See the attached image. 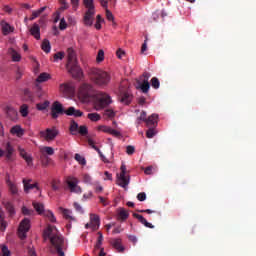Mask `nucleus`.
<instances>
[{"label":"nucleus","mask_w":256,"mask_h":256,"mask_svg":"<svg viewBox=\"0 0 256 256\" xmlns=\"http://www.w3.org/2000/svg\"><path fill=\"white\" fill-rule=\"evenodd\" d=\"M44 239H49L51 245L56 248L59 256H65V252H63L65 249V240L55 226H48L44 231Z\"/></svg>","instance_id":"nucleus-1"},{"label":"nucleus","mask_w":256,"mask_h":256,"mask_svg":"<svg viewBox=\"0 0 256 256\" xmlns=\"http://www.w3.org/2000/svg\"><path fill=\"white\" fill-rule=\"evenodd\" d=\"M89 78L98 87H107L111 83V75L107 71L98 68L90 69Z\"/></svg>","instance_id":"nucleus-2"},{"label":"nucleus","mask_w":256,"mask_h":256,"mask_svg":"<svg viewBox=\"0 0 256 256\" xmlns=\"http://www.w3.org/2000/svg\"><path fill=\"white\" fill-rule=\"evenodd\" d=\"M149 79H151V73L144 72L143 75L136 80V89H141L142 93H149V89H151Z\"/></svg>","instance_id":"nucleus-3"},{"label":"nucleus","mask_w":256,"mask_h":256,"mask_svg":"<svg viewBox=\"0 0 256 256\" xmlns=\"http://www.w3.org/2000/svg\"><path fill=\"white\" fill-rule=\"evenodd\" d=\"M83 5L87 9L83 18L84 25L86 27H91L93 25V21L95 17V4H89L87 2H83Z\"/></svg>","instance_id":"nucleus-4"},{"label":"nucleus","mask_w":256,"mask_h":256,"mask_svg":"<svg viewBox=\"0 0 256 256\" xmlns=\"http://www.w3.org/2000/svg\"><path fill=\"white\" fill-rule=\"evenodd\" d=\"M91 95H93V85L84 83L80 86L78 91V97L82 100L83 103H87L89 99H91Z\"/></svg>","instance_id":"nucleus-5"},{"label":"nucleus","mask_w":256,"mask_h":256,"mask_svg":"<svg viewBox=\"0 0 256 256\" xmlns=\"http://www.w3.org/2000/svg\"><path fill=\"white\" fill-rule=\"evenodd\" d=\"M120 92V101L125 105H129L131 100L133 99V95H131V91L129 90V86L127 85V81L121 83L119 87Z\"/></svg>","instance_id":"nucleus-6"},{"label":"nucleus","mask_w":256,"mask_h":256,"mask_svg":"<svg viewBox=\"0 0 256 256\" xmlns=\"http://www.w3.org/2000/svg\"><path fill=\"white\" fill-rule=\"evenodd\" d=\"M120 174H117V185L119 187H122L123 189H126L129 185L130 177L127 175V166L125 164H122L120 167Z\"/></svg>","instance_id":"nucleus-7"},{"label":"nucleus","mask_w":256,"mask_h":256,"mask_svg":"<svg viewBox=\"0 0 256 256\" xmlns=\"http://www.w3.org/2000/svg\"><path fill=\"white\" fill-rule=\"evenodd\" d=\"M33 207L35 211L38 212V215H44L47 217L51 223H56L57 219L55 218V214L51 212V210L45 211V206L39 202H33Z\"/></svg>","instance_id":"nucleus-8"},{"label":"nucleus","mask_w":256,"mask_h":256,"mask_svg":"<svg viewBox=\"0 0 256 256\" xmlns=\"http://www.w3.org/2000/svg\"><path fill=\"white\" fill-rule=\"evenodd\" d=\"M66 184L70 193H76L77 195H81L83 193V189L79 186V179L73 176H68L66 178Z\"/></svg>","instance_id":"nucleus-9"},{"label":"nucleus","mask_w":256,"mask_h":256,"mask_svg":"<svg viewBox=\"0 0 256 256\" xmlns=\"http://www.w3.org/2000/svg\"><path fill=\"white\" fill-rule=\"evenodd\" d=\"M31 229V220L29 218H24L19 225L18 228V236L23 241V239H27V233Z\"/></svg>","instance_id":"nucleus-10"},{"label":"nucleus","mask_w":256,"mask_h":256,"mask_svg":"<svg viewBox=\"0 0 256 256\" xmlns=\"http://www.w3.org/2000/svg\"><path fill=\"white\" fill-rule=\"evenodd\" d=\"M66 68L68 73L74 77V79H81V75H83V70L79 67V64L76 62H70L66 64Z\"/></svg>","instance_id":"nucleus-11"},{"label":"nucleus","mask_w":256,"mask_h":256,"mask_svg":"<svg viewBox=\"0 0 256 256\" xmlns=\"http://www.w3.org/2000/svg\"><path fill=\"white\" fill-rule=\"evenodd\" d=\"M109 105H111V96L108 94H101L95 105L96 111H101V109H105V107H109Z\"/></svg>","instance_id":"nucleus-12"},{"label":"nucleus","mask_w":256,"mask_h":256,"mask_svg":"<svg viewBox=\"0 0 256 256\" xmlns=\"http://www.w3.org/2000/svg\"><path fill=\"white\" fill-rule=\"evenodd\" d=\"M13 153H15V149L9 142L5 146V151L3 149H0V157H3V155H5L6 160L9 163H13V161H15V157L13 156Z\"/></svg>","instance_id":"nucleus-13"},{"label":"nucleus","mask_w":256,"mask_h":256,"mask_svg":"<svg viewBox=\"0 0 256 256\" xmlns=\"http://www.w3.org/2000/svg\"><path fill=\"white\" fill-rule=\"evenodd\" d=\"M59 135V130L57 128H47L45 131L40 132V136L45 139V141H54V139Z\"/></svg>","instance_id":"nucleus-14"},{"label":"nucleus","mask_w":256,"mask_h":256,"mask_svg":"<svg viewBox=\"0 0 256 256\" xmlns=\"http://www.w3.org/2000/svg\"><path fill=\"white\" fill-rule=\"evenodd\" d=\"M66 110L63 109V104L60 103L59 101H55L52 104V108H51V116L52 119H57L59 117V115H63V113H65Z\"/></svg>","instance_id":"nucleus-15"},{"label":"nucleus","mask_w":256,"mask_h":256,"mask_svg":"<svg viewBox=\"0 0 256 256\" xmlns=\"http://www.w3.org/2000/svg\"><path fill=\"white\" fill-rule=\"evenodd\" d=\"M60 91L63 92V95H65V97H71V95L75 93V88L70 83L61 84Z\"/></svg>","instance_id":"nucleus-16"},{"label":"nucleus","mask_w":256,"mask_h":256,"mask_svg":"<svg viewBox=\"0 0 256 256\" xmlns=\"http://www.w3.org/2000/svg\"><path fill=\"white\" fill-rule=\"evenodd\" d=\"M18 151L20 153V157H22V159H24V161H26L28 167H32L33 165V157L31 156V154L27 153V151H25V149L19 147Z\"/></svg>","instance_id":"nucleus-17"},{"label":"nucleus","mask_w":256,"mask_h":256,"mask_svg":"<svg viewBox=\"0 0 256 256\" xmlns=\"http://www.w3.org/2000/svg\"><path fill=\"white\" fill-rule=\"evenodd\" d=\"M0 27L2 29L3 35L7 36L9 33H13L15 31V27L11 26L7 21L2 20L0 22Z\"/></svg>","instance_id":"nucleus-18"},{"label":"nucleus","mask_w":256,"mask_h":256,"mask_svg":"<svg viewBox=\"0 0 256 256\" xmlns=\"http://www.w3.org/2000/svg\"><path fill=\"white\" fill-rule=\"evenodd\" d=\"M90 223L91 229H93V231H97L101 225V218H99V215L97 214H90Z\"/></svg>","instance_id":"nucleus-19"},{"label":"nucleus","mask_w":256,"mask_h":256,"mask_svg":"<svg viewBox=\"0 0 256 256\" xmlns=\"http://www.w3.org/2000/svg\"><path fill=\"white\" fill-rule=\"evenodd\" d=\"M30 35H32V37L36 38L37 41H39V39H41V27H39V24L34 23L32 25V27L30 28Z\"/></svg>","instance_id":"nucleus-20"},{"label":"nucleus","mask_w":256,"mask_h":256,"mask_svg":"<svg viewBox=\"0 0 256 256\" xmlns=\"http://www.w3.org/2000/svg\"><path fill=\"white\" fill-rule=\"evenodd\" d=\"M159 119V115L157 114H152L151 116H149L148 118H146V121L144 123H146V126L148 128L150 127H157V121Z\"/></svg>","instance_id":"nucleus-21"},{"label":"nucleus","mask_w":256,"mask_h":256,"mask_svg":"<svg viewBox=\"0 0 256 256\" xmlns=\"http://www.w3.org/2000/svg\"><path fill=\"white\" fill-rule=\"evenodd\" d=\"M133 217L135 219H138L142 223V225H145L148 229H155V226L147 221L141 214L134 213Z\"/></svg>","instance_id":"nucleus-22"},{"label":"nucleus","mask_w":256,"mask_h":256,"mask_svg":"<svg viewBox=\"0 0 256 256\" xmlns=\"http://www.w3.org/2000/svg\"><path fill=\"white\" fill-rule=\"evenodd\" d=\"M65 115L73 116V117H83V112L81 110L75 109V107H69L65 111Z\"/></svg>","instance_id":"nucleus-23"},{"label":"nucleus","mask_w":256,"mask_h":256,"mask_svg":"<svg viewBox=\"0 0 256 256\" xmlns=\"http://www.w3.org/2000/svg\"><path fill=\"white\" fill-rule=\"evenodd\" d=\"M110 243L114 249H117V251H119V253L125 250V248H123V245L121 244L120 238H114L110 241Z\"/></svg>","instance_id":"nucleus-24"},{"label":"nucleus","mask_w":256,"mask_h":256,"mask_svg":"<svg viewBox=\"0 0 256 256\" xmlns=\"http://www.w3.org/2000/svg\"><path fill=\"white\" fill-rule=\"evenodd\" d=\"M31 180H23V184H24V191L25 193H28V191H31L32 189H37V191H39V185L37 183L35 184H30Z\"/></svg>","instance_id":"nucleus-25"},{"label":"nucleus","mask_w":256,"mask_h":256,"mask_svg":"<svg viewBox=\"0 0 256 256\" xmlns=\"http://www.w3.org/2000/svg\"><path fill=\"white\" fill-rule=\"evenodd\" d=\"M82 181L86 185H99V181L93 182V178L91 177V175H89L87 173L82 174Z\"/></svg>","instance_id":"nucleus-26"},{"label":"nucleus","mask_w":256,"mask_h":256,"mask_svg":"<svg viewBox=\"0 0 256 256\" xmlns=\"http://www.w3.org/2000/svg\"><path fill=\"white\" fill-rule=\"evenodd\" d=\"M10 133L12 135H16L17 137H23L25 131L23 130V128H21V126L16 125L11 128Z\"/></svg>","instance_id":"nucleus-27"},{"label":"nucleus","mask_w":256,"mask_h":256,"mask_svg":"<svg viewBox=\"0 0 256 256\" xmlns=\"http://www.w3.org/2000/svg\"><path fill=\"white\" fill-rule=\"evenodd\" d=\"M100 4L103 7V9H105L106 11V18L108 19V21H113L115 18L113 17V13H111V11L109 9H107V1L105 0H100Z\"/></svg>","instance_id":"nucleus-28"},{"label":"nucleus","mask_w":256,"mask_h":256,"mask_svg":"<svg viewBox=\"0 0 256 256\" xmlns=\"http://www.w3.org/2000/svg\"><path fill=\"white\" fill-rule=\"evenodd\" d=\"M23 95L25 101H28L29 103H33L35 101V96L33 95V92L29 90V88L24 89Z\"/></svg>","instance_id":"nucleus-29"},{"label":"nucleus","mask_w":256,"mask_h":256,"mask_svg":"<svg viewBox=\"0 0 256 256\" xmlns=\"http://www.w3.org/2000/svg\"><path fill=\"white\" fill-rule=\"evenodd\" d=\"M60 211H62L64 219H68L69 221H75V217H73V212L71 210L60 207Z\"/></svg>","instance_id":"nucleus-30"},{"label":"nucleus","mask_w":256,"mask_h":256,"mask_svg":"<svg viewBox=\"0 0 256 256\" xmlns=\"http://www.w3.org/2000/svg\"><path fill=\"white\" fill-rule=\"evenodd\" d=\"M40 161L43 167H49L53 163V159L45 154L40 155Z\"/></svg>","instance_id":"nucleus-31"},{"label":"nucleus","mask_w":256,"mask_h":256,"mask_svg":"<svg viewBox=\"0 0 256 256\" xmlns=\"http://www.w3.org/2000/svg\"><path fill=\"white\" fill-rule=\"evenodd\" d=\"M8 53L11 55L12 61H14L15 63L21 61V54H19V52H17L15 49L10 48L8 50Z\"/></svg>","instance_id":"nucleus-32"},{"label":"nucleus","mask_w":256,"mask_h":256,"mask_svg":"<svg viewBox=\"0 0 256 256\" xmlns=\"http://www.w3.org/2000/svg\"><path fill=\"white\" fill-rule=\"evenodd\" d=\"M68 62L67 63H75L77 62V56L75 54V50L73 48H68Z\"/></svg>","instance_id":"nucleus-33"},{"label":"nucleus","mask_w":256,"mask_h":256,"mask_svg":"<svg viewBox=\"0 0 256 256\" xmlns=\"http://www.w3.org/2000/svg\"><path fill=\"white\" fill-rule=\"evenodd\" d=\"M40 152L42 155H55V149H53V147L51 146H44L43 148L40 149Z\"/></svg>","instance_id":"nucleus-34"},{"label":"nucleus","mask_w":256,"mask_h":256,"mask_svg":"<svg viewBox=\"0 0 256 256\" xmlns=\"http://www.w3.org/2000/svg\"><path fill=\"white\" fill-rule=\"evenodd\" d=\"M6 184L9 187V190L11 191L12 195H17V193H18L17 185H15L13 182H11V180H9V178L6 179Z\"/></svg>","instance_id":"nucleus-35"},{"label":"nucleus","mask_w":256,"mask_h":256,"mask_svg":"<svg viewBox=\"0 0 256 256\" xmlns=\"http://www.w3.org/2000/svg\"><path fill=\"white\" fill-rule=\"evenodd\" d=\"M118 219L120 221H126V219H129V212H127V210L121 208L118 213Z\"/></svg>","instance_id":"nucleus-36"},{"label":"nucleus","mask_w":256,"mask_h":256,"mask_svg":"<svg viewBox=\"0 0 256 256\" xmlns=\"http://www.w3.org/2000/svg\"><path fill=\"white\" fill-rule=\"evenodd\" d=\"M41 48L44 53H51V43L49 42V40H43Z\"/></svg>","instance_id":"nucleus-37"},{"label":"nucleus","mask_w":256,"mask_h":256,"mask_svg":"<svg viewBox=\"0 0 256 256\" xmlns=\"http://www.w3.org/2000/svg\"><path fill=\"white\" fill-rule=\"evenodd\" d=\"M78 131H79V124H77V122H75V120H72L70 123L71 135H77Z\"/></svg>","instance_id":"nucleus-38"},{"label":"nucleus","mask_w":256,"mask_h":256,"mask_svg":"<svg viewBox=\"0 0 256 256\" xmlns=\"http://www.w3.org/2000/svg\"><path fill=\"white\" fill-rule=\"evenodd\" d=\"M45 9H47L46 6L40 8L38 10L33 11L31 17L29 18V20L30 21H34V19H37V17H39V15H41V13H43L45 11Z\"/></svg>","instance_id":"nucleus-39"},{"label":"nucleus","mask_w":256,"mask_h":256,"mask_svg":"<svg viewBox=\"0 0 256 256\" xmlns=\"http://www.w3.org/2000/svg\"><path fill=\"white\" fill-rule=\"evenodd\" d=\"M88 119H90V121L93 122H97V121H101V115H99L98 113L94 112V113H89L87 115Z\"/></svg>","instance_id":"nucleus-40"},{"label":"nucleus","mask_w":256,"mask_h":256,"mask_svg":"<svg viewBox=\"0 0 256 256\" xmlns=\"http://www.w3.org/2000/svg\"><path fill=\"white\" fill-rule=\"evenodd\" d=\"M49 105H51V103L48 100H46L43 103H38L36 105V108L38 109V111H45V109H47Z\"/></svg>","instance_id":"nucleus-41"},{"label":"nucleus","mask_w":256,"mask_h":256,"mask_svg":"<svg viewBox=\"0 0 256 256\" xmlns=\"http://www.w3.org/2000/svg\"><path fill=\"white\" fill-rule=\"evenodd\" d=\"M49 79V74L47 73H41L37 79H36V83H45V81H47Z\"/></svg>","instance_id":"nucleus-42"},{"label":"nucleus","mask_w":256,"mask_h":256,"mask_svg":"<svg viewBox=\"0 0 256 256\" xmlns=\"http://www.w3.org/2000/svg\"><path fill=\"white\" fill-rule=\"evenodd\" d=\"M65 58V52H57L53 55L54 63H57V61H63Z\"/></svg>","instance_id":"nucleus-43"},{"label":"nucleus","mask_w":256,"mask_h":256,"mask_svg":"<svg viewBox=\"0 0 256 256\" xmlns=\"http://www.w3.org/2000/svg\"><path fill=\"white\" fill-rule=\"evenodd\" d=\"M98 235L99 237L95 245V251L101 249V245H103V233L98 232Z\"/></svg>","instance_id":"nucleus-44"},{"label":"nucleus","mask_w":256,"mask_h":256,"mask_svg":"<svg viewBox=\"0 0 256 256\" xmlns=\"http://www.w3.org/2000/svg\"><path fill=\"white\" fill-rule=\"evenodd\" d=\"M5 207L10 215V217H13V215H15V208L13 207V204H11V202H7L5 204Z\"/></svg>","instance_id":"nucleus-45"},{"label":"nucleus","mask_w":256,"mask_h":256,"mask_svg":"<svg viewBox=\"0 0 256 256\" xmlns=\"http://www.w3.org/2000/svg\"><path fill=\"white\" fill-rule=\"evenodd\" d=\"M20 113L22 117H27L29 115V106H27V104H23L20 107Z\"/></svg>","instance_id":"nucleus-46"},{"label":"nucleus","mask_w":256,"mask_h":256,"mask_svg":"<svg viewBox=\"0 0 256 256\" xmlns=\"http://www.w3.org/2000/svg\"><path fill=\"white\" fill-rule=\"evenodd\" d=\"M154 135H157V131L154 127H150L146 132L147 139H153Z\"/></svg>","instance_id":"nucleus-47"},{"label":"nucleus","mask_w":256,"mask_h":256,"mask_svg":"<svg viewBox=\"0 0 256 256\" xmlns=\"http://www.w3.org/2000/svg\"><path fill=\"white\" fill-rule=\"evenodd\" d=\"M7 229V223L3 219V211L0 210V230L5 231Z\"/></svg>","instance_id":"nucleus-48"},{"label":"nucleus","mask_w":256,"mask_h":256,"mask_svg":"<svg viewBox=\"0 0 256 256\" xmlns=\"http://www.w3.org/2000/svg\"><path fill=\"white\" fill-rule=\"evenodd\" d=\"M74 159L78 161L80 165H87V160H85V157L81 156L80 154H75Z\"/></svg>","instance_id":"nucleus-49"},{"label":"nucleus","mask_w":256,"mask_h":256,"mask_svg":"<svg viewBox=\"0 0 256 256\" xmlns=\"http://www.w3.org/2000/svg\"><path fill=\"white\" fill-rule=\"evenodd\" d=\"M151 85H152L153 89H159V87L161 86V83L159 82V78L153 77L151 79Z\"/></svg>","instance_id":"nucleus-50"},{"label":"nucleus","mask_w":256,"mask_h":256,"mask_svg":"<svg viewBox=\"0 0 256 256\" xmlns=\"http://www.w3.org/2000/svg\"><path fill=\"white\" fill-rule=\"evenodd\" d=\"M104 59H105V52L103 50H99L96 57L97 63H101V61H103Z\"/></svg>","instance_id":"nucleus-51"},{"label":"nucleus","mask_w":256,"mask_h":256,"mask_svg":"<svg viewBox=\"0 0 256 256\" xmlns=\"http://www.w3.org/2000/svg\"><path fill=\"white\" fill-rule=\"evenodd\" d=\"M22 213L23 215H28V216L35 215V211H33L32 209H28L25 206L22 207Z\"/></svg>","instance_id":"nucleus-52"},{"label":"nucleus","mask_w":256,"mask_h":256,"mask_svg":"<svg viewBox=\"0 0 256 256\" xmlns=\"http://www.w3.org/2000/svg\"><path fill=\"white\" fill-rule=\"evenodd\" d=\"M111 127L109 126H105V125H102V126H98V131H102L103 133H111Z\"/></svg>","instance_id":"nucleus-53"},{"label":"nucleus","mask_w":256,"mask_h":256,"mask_svg":"<svg viewBox=\"0 0 256 256\" xmlns=\"http://www.w3.org/2000/svg\"><path fill=\"white\" fill-rule=\"evenodd\" d=\"M146 120H147V112L142 111L140 113V116L137 118L138 124L141 123V121H144L145 123Z\"/></svg>","instance_id":"nucleus-54"},{"label":"nucleus","mask_w":256,"mask_h":256,"mask_svg":"<svg viewBox=\"0 0 256 256\" xmlns=\"http://www.w3.org/2000/svg\"><path fill=\"white\" fill-rule=\"evenodd\" d=\"M78 132L85 137V135H87L89 133V131L87 130V126H80L78 128Z\"/></svg>","instance_id":"nucleus-55"},{"label":"nucleus","mask_w":256,"mask_h":256,"mask_svg":"<svg viewBox=\"0 0 256 256\" xmlns=\"http://www.w3.org/2000/svg\"><path fill=\"white\" fill-rule=\"evenodd\" d=\"M104 115L109 119H113V117H115V112L111 109H107L105 110Z\"/></svg>","instance_id":"nucleus-56"},{"label":"nucleus","mask_w":256,"mask_h":256,"mask_svg":"<svg viewBox=\"0 0 256 256\" xmlns=\"http://www.w3.org/2000/svg\"><path fill=\"white\" fill-rule=\"evenodd\" d=\"M59 29L61 31H65V29H67V22L65 21V18L60 20Z\"/></svg>","instance_id":"nucleus-57"},{"label":"nucleus","mask_w":256,"mask_h":256,"mask_svg":"<svg viewBox=\"0 0 256 256\" xmlns=\"http://www.w3.org/2000/svg\"><path fill=\"white\" fill-rule=\"evenodd\" d=\"M60 182L57 181H52L51 187L53 189V191H59V189H61V186L59 185Z\"/></svg>","instance_id":"nucleus-58"},{"label":"nucleus","mask_w":256,"mask_h":256,"mask_svg":"<svg viewBox=\"0 0 256 256\" xmlns=\"http://www.w3.org/2000/svg\"><path fill=\"white\" fill-rule=\"evenodd\" d=\"M137 199L138 201H145V199H147V194H145V192H140L137 195Z\"/></svg>","instance_id":"nucleus-59"},{"label":"nucleus","mask_w":256,"mask_h":256,"mask_svg":"<svg viewBox=\"0 0 256 256\" xmlns=\"http://www.w3.org/2000/svg\"><path fill=\"white\" fill-rule=\"evenodd\" d=\"M79 1L80 0H70L71 5H72V9H74V11H77L78 7H79Z\"/></svg>","instance_id":"nucleus-60"},{"label":"nucleus","mask_w":256,"mask_h":256,"mask_svg":"<svg viewBox=\"0 0 256 256\" xmlns=\"http://www.w3.org/2000/svg\"><path fill=\"white\" fill-rule=\"evenodd\" d=\"M2 255L3 256H11V252L9 251V248H7V246L2 247Z\"/></svg>","instance_id":"nucleus-61"},{"label":"nucleus","mask_w":256,"mask_h":256,"mask_svg":"<svg viewBox=\"0 0 256 256\" xmlns=\"http://www.w3.org/2000/svg\"><path fill=\"white\" fill-rule=\"evenodd\" d=\"M73 205H74V209L78 211V213H83V207H81L80 203L75 202Z\"/></svg>","instance_id":"nucleus-62"},{"label":"nucleus","mask_w":256,"mask_h":256,"mask_svg":"<svg viewBox=\"0 0 256 256\" xmlns=\"http://www.w3.org/2000/svg\"><path fill=\"white\" fill-rule=\"evenodd\" d=\"M94 187L95 193H102L103 192V186L99 185V182L97 185H92Z\"/></svg>","instance_id":"nucleus-63"},{"label":"nucleus","mask_w":256,"mask_h":256,"mask_svg":"<svg viewBox=\"0 0 256 256\" xmlns=\"http://www.w3.org/2000/svg\"><path fill=\"white\" fill-rule=\"evenodd\" d=\"M126 153H127V155H133V153H135V147L127 146Z\"/></svg>","instance_id":"nucleus-64"}]
</instances>
